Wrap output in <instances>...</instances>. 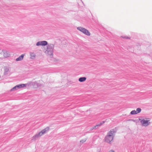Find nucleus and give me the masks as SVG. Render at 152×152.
<instances>
[{
  "label": "nucleus",
  "instance_id": "nucleus-11",
  "mask_svg": "<svg viewBox=\"0 0 152 152\" xmlns=\"http://www.w3.org/2000/svg\"><path fill=\"white\" fill-rule=\"evenodd\" d=\"M86 79L85 77H80L79 79V81L80 82H83L85 81Z\"/></svg>",
  "mask_w": 152,
  "mask_h": 152
},
{
  "label": "nucleus",
  "instance_id": "nucleus-17",
  "mask_svg": "<svg viewBox=\"0 0 152 152\" xmlns=\"http://www.w3.org/2000/svg\"><path fill=\"white\" fill-rule=\"evenodd\" d=\"M36 45L37 46H39V45H42L41 41H39V42H38L36 43Z\"/></svg>",
  "mask_w": 152,
  "mask_h": 152
},
{
  "label": "nucleus",
  "instance_id": "nucleus-19",
  "mask_svg": "<svg viewBox=\"0 0 152 152\" xmlns=\"http://www.w3.org/2000/svg\"><path fill=\"white\" fill-rule=\"evenodd\" d=\"M4 56L5 57H8L9 56V54H8L7 53V54L6 55L5 54V53L4 52Z\"/></svg>",
  "mask_w": 152,
  "mask_h": 152
},
{
  "label": "nucleus",
  "instance_id": "nucleus-20",
  "mask_svg": "<svg viewBox=\"0 0 152 152\" xmlns=\"http://www.w3.org/2000/svg\"><path fill=\"white\" fill-rule=\"evenodd\" d=\"M122 37L123 38H125V39H129V37H126V36H124V37Z\"/></svg>",
  "mask_w": 152,
  "mask_h": 152
},
{
  "label": "nucleus",
  "instance_id": "nucleus-21",
  "mask_svg": "<svg viewBox=\"0 0 152 152\" xmlns=\"http://www.w3.org/2000/svg\"><path fill=\"white\" fill-rule=\"evenodd\" d=\"M108 152H114V151L113 150H111L110 151Z\"/></svg>",
  "mask_w": 152,
  "mask_h": 152
},
{
  "label": "nucleus",
  "instance_id": "nucleus-6",
  "mask_svg": "<svg viewBox=\"0 0 152 152\" xmlns=\"http://www.w3.org/2000/svg\"><path fill=\"white\" fill-rule=\"evenodd\" d=\"M104 121H102L99 124H96V126L91 128V130H92L94 129H96L97 128V127L100 126L104 123Z\"/></svg>",
  "mask_w": 152,
  "mask_h": 152
},
{
  "label": "nucleus",
  "instance_id": "nucleus-22",
  "mask_svg": "<svg viewBox=\"0 0 152 152\" xmlns=\"http://www.w3.org/2000/svg\"><path fill=\"white\" fill-rule=\"evenodd\" d=\"M131 120V121H134V120H133V119H131V120Z\"/></svg>",
  "mask_w": 152,
  "mask_h": 152
},
{
  "label": "nucleus",
  "instance_id": "nucleus-12",
  "mask_svg": "<svg viewBox=\"0 0 152 152\" xmlns=\"http://www.w3.org/2000/svg\"><path fill=\"white\" fill-rule=\"evenodd\" d=\"M42 46H45L48 45L47 42L45 41H41Z\"/></svg>",
  "mask_w": 152,
  "mask_h": 152
},
{
  "label": "nucleus",
  "instance_id": "nucleus-4",
  "mask_svg": "<svg viewBox=\"0 0 152 152\" xmlns=\"http://www.w3.org/2000/svg\"><path fill=\"white\" fill-rule=\"evenodd\" d=\"M77 29L78 30L81 31L85 34L87 36H89L91 35L90 32L88 30L83 27L79 26L77 27Z\"/></svg>",
  "mask_w": 152,
  "mask_h": 152
},
{
  "label": "nucleus",
  "instance_id": "nucleus-9",
  "mask_svg": "<svg viewBox=\"0 0 152 152\" xmlns=\"http://www.w3.org/2000/svg\"><path fill=\"white\" fill-rule=\"evenodd\" d=\"M36 55L33 52L30 53V58L31 59H34L35 58Z\"/></svg>",
  "mask_w": 152,
  "mask_h": 152
},
{
  "label": "nucleus",
  "instance_id": "nucleus-14",
  "mask_svg": "<svg viewBox=\"0 0 152 152\" xmlns=\"http://www.w3.org/2000/svg\"><path fill=\"white\" fill-rule=\"evenodd\" d=\"M141 109L140 108H138L137 109L136 111V112L137 114L140 113L141 112Z\"/></svg>",
  "mask_w": 152,
  "mask_h": 152
},
{
  "label": "nucleus",
  "instance_id": "nucleus-7",
  "mask_svg": "<svg viewBox=\"0 0 152 152\" xmlns=\"http://www.w3.org/2000/svg\"><path fill=\"white\" fill-rule=\"evenodd\" d=\"M29 84L31 85L35 88L38 87L40 86L39 84L37 81H35L34 82H31Z\"/></svg>",
  "mask_w": 152,
  "mask_h": 152
},
{
  "label": "nucleus",
  "instance_id": "nucleus-1",
  "mask_svg": "<svg viewBox=\"0 0 152 152\" xmlns=\"http://www.w3.org/2000/svg\"><path fill=\"white\" fill-rule=\"evenodd\" d=\"M116 132V130L115 129H111L109 131L105 137V141L107 142L110 143L113 140L115 134Z\"/></svg>",
  "mask_w": 152,
  "mask_h": 152
},
{
  "label": "nucleus",
  "instance_id": "nucleus-18",
  "mask_svg": "<svg viewBox=\"0 0 152 152\" xmlns=\"http://www.w3.org/2000/svg\"><path fill=\"white\" fill-rule=\"evenodd\" d=\"M86 140H87V139H85L83 140H82L80 141V142L81 143H83L85 142L86 141Z\"/></svg>",
  "mask_w": 152,
  "mask_h": 152
},
{
  "label": "nucleus",
  "instance_id": "nucleus-16",
  "mask_svg": "<svg viewBox=\"0 0 152 152\" xmlns=\"http://www.w3.org/2000/svg\"><path fill=\"white\" fill-rule=\"evenodd\" d=\"M18 90L17 88V86H16L15 87H13L12 88L11 90V91H14L15 90Z\"/></svg>",
  "mask_w": 152,
  "mask_h": 152
},
{
  "label": "nucleus",
  "instance_id": "nucleus-2",
  "mask_svg": "<svg viewBox=\"0 0 152 152\" xmlns=\"http://www.w3.org/2000/svg\"><path fill=\"white\" fill-rule=\"evenodd\" d=\"M49 129V128L48 127H47L45 129L42 130L41 132L38 133L36 134L35 135L33 136L31 140L35 141L39 137H40L42 135L46 133L48 131Z\"/></svg>",
  "mask_w": 152,
  "mask_h": 152
},
{
  "label": "nucleus",
  "instance_id": "nucleus-8",
  "mask_svg": "<svg viewBox=\"0 0 152 152\" xmlns=\"http://www.w3.org/2000/svg\"><path fill=\"white\" fill-rule=\"evenodd\" d=\"M26 86V84H21L16 85L17 89L25 87Z\"/></svg>",
  "mask_w": 152,
  "mask_h": 152
},
{
  "label": "nucleus",
  "instance_id": "nucleus-13",
  "mask_svg": "<svg viewBox=\"0 0 152 152\" xmlns=\"http://www.w3.org/2000/svg\"><path fill=\"white\" fill-rule=\"evenodd\" d=\"M130 114L131 115L137 114V113L135 110H133L131 111Z\"/></svg>",
  "mask_w": 152,
  "mask_h": 152
},
{
  "label": "nucleus",
  "instance_id": "nucleus-5",
  "mask_svg": "<svg viewBox=\"0 0 152 152\" xmlns=\"http://www.w3.org/2000/svg\"><path fill=\"white\" fill-rule=\"evenodd\" d=\"M139 121H140V122L142 124V126H146L148 125L150 123L149 122V120H145L144 119L141 120L139 119Z\"/></svg>",
  "mask_w": 152,
  "mask_h": 152
},
{
  "label": "nucleus",
  "instance_id": "nucleus-15",
  "mask_svg": "<svg viewBox=\"0 0 152 152\" xmlns=\"http://www.w3.org/2000/svg\"><path fill=\"white\" fill-rule=\"evenodd\" d=\"M9 69L8 68H6L4 69V74L6 75L7 74V72L8 71Z\"/></svg>",
  "mask_w": 152,
  "mask_h": 152
},
{
  "label": "nucleus",
  "instance_id": "nucleus-10",
  "mask_svg": "<svg viewBox=\"0 0 152 152\" xmlns=\"http://www.w3.org/2000/svg\"><path fill=\"white\" fill-rule=\"evenodd\" d=\"M24 55V54H22L21 56H19V57L17 58L15 60L16 61H20L22 60L23 58Z\"/></svg>",
  "mask_w": 152,
  "mask_h": 152
},
{
  "label": "nucleus",
  "instance_id": "nucleus-3",
  "mask_svg": "<svg viewBox=\"0 0 152 152\" xmlns=\"http://www.w3.org/2000/svg\"><path fill=\"white\" fill-rule=\"evenodd\" d=\"M54 48V45L52 44H50L47 46L46 51H47L48 54L50 55H53Z\"/></svg>",
  "mask_w": 152,
  "mask_h": 152
}]
</instances>
